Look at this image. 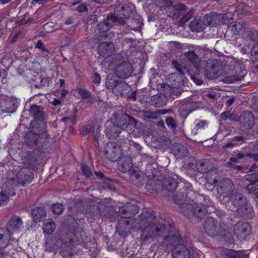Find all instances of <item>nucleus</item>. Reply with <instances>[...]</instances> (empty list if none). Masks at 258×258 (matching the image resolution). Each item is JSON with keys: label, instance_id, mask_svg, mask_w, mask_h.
Here are the masks:
<instances>
[{"label": "nucleus", "instance_id": "1", "mask_svg": "<svg viewBox=\"0 0 258 258\" xmlns=\"http://www.w3.org/2000/svg\"><path fill=\"white\" fill-rule=\"evenodd\" d=\"M180 240L179 236L173 235L169 236L165 239L166 242L174 246L172 249V252L175 258H187L189 255V250L184 245L177 244Z\"/></svg>", "mask_w": 258, "mask_h": 258}, {"label": "nucleus", "instance_id": "2", "mask_svg": "<svg viewBox=\"0 0 258 258\" xmlns=\"http://www.w3.org/2000/svg\"><path fill=\"white\" fill-rule=\"evenodd\" d=\"M62 244L67 247L70 246L74 242V239L72 238V235H68L67 237L61 240L57 239L56 237L49 236L46 238L44 247L46 250L53 251L57 249L60 246V242Z\"/></svg>", "mask_w": 258, "mask_h": 258}, {"label": "nucleus", "instance_id": "3", "mask_svg": "<svg viewBox=\"0 0 258 258\" xmlns=\"http://www.w3.org/2000/svg\"><path fill=\"white\" fill-rule=\"evenodd\" d=\"M113 23L114 17H108L105 21L97 25L96 33L98 34L101 38L107 37L111 38L112 35L109 31Z\"/></svg>", "mask_w": 258, "mask_h": 258}, {"label": "nucleus", "instance_id": "4", "mask_svg": "<svg viewBox=\"0 0 258 258\" xmlns=\"http://www.w3.org/2000/svg\"><path fill=\"white\" fill-rule=\"evenodd\" d=\"M120 148L116 143L107 144L104 150L106 157L112 161H116L120 155Z\"/></svg>", "mask_w": 258, "mask_h": 258}, {"label": "nucleus", "instance_id": "5", "mask_svg": "<svg viewBox=\"0 0 258 258\" xmlns=\"http://www.w3.org/2000/svg\"><path fill=\"white\" fill-rule=\"evenodd\" d=\"M204 228L206 233L211 237H215L219 230V225L213 217H208L205 221Z\"/></svg>", "mask_w": 258, "mask_h": 258}, {"label": "nucleus", "instance_id": "6", "mask_svg": "<svg viewBox=\"0 0 258 258\" xmlns=\"http://www.w3.org/2000/svg\"><path fill=\"white\" fill-rule=\"evenodd\" d=\"M228 17L227 14H207L203 18L204 24L205 26H214L217 25V20L221 19L224 23L228 24L229 22V20L227 19Z\"/></svg>", "mask_w": 258, "mask_h": 258}, {"label": "nucleus", "instance_id": "7", "mask_svg": "<svg viewBox=\"0 0 258 258\" xmlns=\"http://www.w3.org/2000/svg\"><path fill=\"white\" fill-rule=\"evenodd\" d=\"M196 215L197 217L201 218L206 213V209L201 204H195L194 205L185 204L181 209V211L184 215L188 213L185 209Z\"/></svg>", "mask_w": 258, "mask_h": 258}, {"label": "nucleus", "instance_id": "8", "mask_svg": "<svg viewBox=\"0 0 258 258\" xmlns=\"http://www.w3.org/2000/svg\"><path fill=\"white\" fill-rule=\"evenodd\" d=\"M234 233L239 240H244L249 235L250 227L246 223H238L234 227Z\"/></svg>", "mask_w": 258, "mask_h": 258}, {"label": "nucleus", "instance_id": "9", "mask_svg": "<svg viewBox=\"0 0 258 258\" xmlns=\"http://www.w3.org/2000/svg\"><path fill=\"white\" fill-rule=\"evenodd\" d=\"M133 67L130 62H125L117 65L115 69V74L120 78H126L133 73Z\"/></svg>", "mask_w": 258, "mask_h": 258}, {"label": "nucleus", "instance_id": "10", "mask_svg": "<svg viewBox=\"0 0 258 258\" xmlns=\"http://www.w3.org/2000/svg\"><path fill=\"white\" fill-rule=\"evenodd\" d=\"M172 64L180 74L172 73L168 76V79H174V83H172V86H179L183 84V79L181 74L184 73V71L182 68L184 69H186V68L185 66H182L176 60H173Z\"/></svg>", "mask_w": 258, "mask_h": 258}, {"label": "nucleus", "instance_id": "11", "mask_svg": "<svg viewBox=\"0 0 258 258\" xmlns=\"http://www.w3.org/2000/svg\"><path fill=\"white\" fill-rule=\"evenodd\" d=\"M15 181L14 179H10L4 183L3 185V191L0 192V206L5 205L8 202L9 193L7 190L14 188Z\"/></svg>", "mask_w": 258, "mask_h": 258}, {"label": "nucleus", "instance_id": "12", "mask_svg": "<svg viewBox=\"0 0 258 258\" xmlns=\"http://www.w3.org/2000/svg\"><path fill=\"white\" fill-rule=\"evenodd\" d=\"M175 12L174 14V17L175 18H179L180 16H182L180 18V23L183 24L186 21H187L192 15L191 12H188L185 15L184 13L186 12L185 7L181 4L177 5L174 7Z\"/></svg>", "mask_w": 258, "mask_h": 258}, {"label": "nucleus", "instance_id": "13", "mask_svg": "<svg viewBox=\"0 0 258 258\" xmlns=\"http://www.w3.org/2000/svg\"><path fill=\"white\" fill-rule=\"evenodd\" d=\"M23 228V222L21 219L17 216H13L9 220L7 224V229L11 233L18 232Z\"/></svg>", "mask_w": 258, "mask_h": 258}, {"label": "nucleus", "instance_id": "14", "mask_svg": "<svg viewBox=\"0 0 258 258\" xmlns=\"http://www.w3.org/2000/svg\"><path fill=\"white\" fill-rule=\"evenodd\" d=\"M231 200L233 205L237 208L238 210H241V211H243V209H247L246 198L241 194H233L231 197Z\"/></svg>", "mask_w": 258, "mask_h": 258}, {"label": "nucleus", "instance_id": "15", "mask_svg": "<svg viewBox=\"0 0 258 258\" xmlns=\"http://www.w3.org/2000/svg\"><path fill=\"white\" fill-rule=\"evenodd\" d=\"M19 182L22 185L30 183L33 179V176L30 169L27 168H22L17 175Z\"/></svg>", "mask_w": 258, "mask_h": 258}, {"label": "nucleus", "instance_id": "16", "mask_svg": "<svg viewBox=\"0 0 258 258\" xmlns=\"http://www.w3.org/2000/svg\"><path fill=\"white\" fill-rule=\"evenodd\" d=\"M109 124H111V123H107L106 134L109 138H116L120 133V128L125 129L126 127L124 124H121L120 123L118 124V126H116L115 124H111L110 127Z\"/></svg>", "mask_w": 258, "mask_h": 258}, {"label": "nucleus", "instance_id": "17", "mask_svg": "<svg viewBox=\"0 0 258 258\" xmlns=\"http://www.w3.org/2000/svg\"><path fill=\"white\" fill-rule=\"evenodd\" d=\"M98 51L99 54L101 56H109L114 51V47L112 43L103 42L99 45Z\"/></svg>", "mask_w": 258, "mask_h": 258}, {"label": "nucleus", "instance_id": "18", "mask_svg": "<svg viewBox=\"0 0 258 258\" xmlns=\"http://www.w3.org/2000/svg\"><path fill=\"white\" fill-rule=\"evenodd\" d=\"M11 238V235L7 229L0 228V248L6 247Z\"/></svg>", "mask_w": 258, "mask_h": 258}, {"label": "nucleus", "instance_id": "19", "mask_svg": "<svg viewBox=\"0 0 258 258\" xmlns=\"http://www.w3.org/2000/svg\"><path fill=\"white\" fill-rule=\"evenodd\" d=\"M119 212L121 217L126 218L130 215L131 213L136 214L138 213V207L136 205L127 204L125 207L120 208Z\"/></svg>", "mask_w": 258, "mask_h": 258}, {"label": "nucleus", "instance_id": "20", "mask_svg": "<svg viewBox=\"0 0 258 258\" xmlns=\"http://www.w3.org/2000/svg\"><path fill=\"white\" fill-rule=\"evenodd\" d=\"M45 211L42 208H36L32 210V217L36 222L42 221L45 218Z\"/></svg>", "mask_w": 258, "mask_h": 258}, {"label": "nucleus", "instance_id": "21", "mask_svg": "<svg viewBox=\"0 0 258 258\" xmlns=\"http://www.w3.org/2000/svg\"><path fill=\"white\" fill-rule=\"evenodd\" d=\"M217 186L219 192H220V189H221V191L223 190V192H224L225 191H230L233 188L232 182L228 179H222Z\"/></svg>", "mask_w": 258, "mask_h": 258}, {"label": "nucleus", "instance_id": "22", "mask_svg": "<svg viewBox=\"0 0 258 258\" xmlns=\"http://www.w3.org/2000/svg\"><path fill=\"white\" fill-rule=\"evenodd\" d=\"M128 88V85L124 81H118L112 91L116 96H119L122 95L125 91H127Z\"/></svg>", "mask_w": 258, "mask_h": 258}, {"label": "nucleus", "instance_id": "23", "mask_svg": "<svg viewBox=\"0 0 258 258\" xmlns=\"http://www.w3.org/2000/svg\"><path fill=\"white\" fill-rule=\"evenodd\" d=\"M167 112L164 109H158L155 111H146L144 112V116L148 118L156 119L158 118L160 115L165 114Z\"/></svg>", "mask_w": 258, "mask_h": 258}, {"label": "nucleus", "instance_id": "24", "mask_svg": "<svg viewBox=\"0 0 258 258\" xmlns=\"http://www.w3.org/2000/svg\"><path fill=\"white\" fill-rule=\"evenodd\" d=\"M30 113L36 119L42 120L44 118L42 112L38 106L32 105L30 109Z\"/></svg>", "mask_w": 258, "mask_h": 258}, {"label": "nucleus", "instance_id": "25", "mask_svg": "<svg viewBox=\"0 0 258 258\" xmlns=\"http://www.w3.org/2000/svg\"><path fill=\"white\" fill-rule=\"evenodd\" d=\"M118 82L116 74H109L106 78L105 85L107 88L113 90Z\"/></svg>", "mask_w": 258, "mask_h": 258}, {"label": "nucleus", "instance_id": "26", "mask_svg": "<svg viewBox=\"0 0 258 258\" xmlns=\"http://www.w3.org/2000/svg\"><path fill=\"white\" fill-rule=\"evenodd\" d=\"M43 230L45 233L51 234L55 229V224L51 219H48L43 223Z\"/></svg>", "mask_w": 258, "mask_h": 258}, {"label": "nucleus", "instance_id": "27", "mask_svg": "<svg viewBox=\"0 0 258 258\" xmlns=\"http://www.w3.org/2000/svg\"><path fill=\"white\" fill-rule=\"evenodd\" d=\"M205 25L204 21L202 23L199 20H195L191 21L189 24V27L191 31L201 32L204 30Z\"/></svg>", "mask_w": 258, "mask_h": 258}, {"label": "nucleus", "instance_id": "28", "mask_svg": "<svg viewBox=\"0 0 258 258\" xmlns=\"http://www.w3.org/2000/svg\"><path fill=\"white\" fill-rule=\"evenodd\" d=\"M245 252V250L234 251L228 249L226 251V254L229 256V258H247Z\"/></svg>", "mask_w": 258, "mask_h": 258}, {"label": "nucleus", "instance_id": "29", "mask_svg": "<svg viewBox=\"0 0 258 258\" xmlns=\"http://www.w3.org/2000/svg\"><path fill=\"white\" fill-rule=\"evenodd\" d=\"M147 219L146 218H143L141 220V221H139V220H132L128 221V220H126L125 222L126 223H129L132 222V224H134V225H132L131 227V228L133 229H141L142 230L143 228V227H145V225L146 223Z\"/></svg>", "mask_w": 258, "mask_h": 258}, {"label": "nucleus", "instance_id": "30", "mask_svg": "<svg viewBox=\"0 0 258 258\" xmlns=\"http://www.w3.org/2000/svg\"><path fill=\"white\" fill-rule=\"evenodd\" d=\"M121 124H124L125 126V128H126L128 126H135L136 125V120L134 118L131 117L128 115L125 114L122 116L120 119Z\"/></svg>", "mask_w": 258, "mask_h": 258}, {"label": "nucleus", "instance_id": "31", "mask_svg": "<svg viewBox=\"0 0 258 258\" xmlns=\"http://www.w3.org/2000/svg\"><path fill=\"white\" fill-rule=\"evenodd\" d=\"M121 158L120 162L121 164V167L120 168V170L123 172H126L129 171L132 167V162L129 158H125L124 160Z\"/></svg>", "mask_w": 258, "mask_h": 258}, {"label": "nucleus", "instance_id": "32", "mask_svg": "<svg viewBox=\"0 0 258 258\" xmlns=\"http://www.w3.org/2000/svg\"><path fill=\"white\" fill-rule=\"evenodd\" d=\"M185 56L196 67H199V58L194 51H189L185 53Z\"/></svg>", "mask_w": 258, "mask_h": 258}, {"label": "nucleus", "instance_id": "33", "mask_svg": "<svg viewBox=\"0 0 258 258\" xmlns=\"http://www.w3.org/2000/svg\"><path fill=\"white\" fill-rule=\"evenodd\" d=\"M232 30L235 34H242L245 30L244 26L239 22H235L232 25Z\"/></svg>", "mask_w": 258, "mask_h": 258}, {"label": "nucleus", "instance_id": "34", "mask_svg": "<svg viewBox=\"0 0 258 258\" xmlns=\"http://www.w3.org/2000/svg\"><path fill=\"white\" fill-rule=\"evenodd\" d=\"M76 90L78 92L83 99H90L91 98V94L86 89L83 88L77 87Z\"/></svg>", "mask_w": 258, "mask_h": 258}, {"label": "nucleus", "instance_id": "35", "mask_svg": "<svg viewBox=\"0 0 258 258\" xmlns=\"http://www.w3.org/2000/svg\"><path fill=\"white\" fill-rule=\"evenodd\" d=\"M119 8H117L115 10V15L116 17H119L120 18H122L123 17H127L129 16V13L126 11H125V9H127V8L124 6H122L121 7V11L118 10Z\"/></svg>", "mask_w": 258, "mask_h": 258}, {"label": "nucleus", "instance_id": "36", "mask_svg": "<svg viewBox=\"0 0 258 258\" xmlns=\"http://www.w3.org/2000/svg\"><path fill=\"white\" fill-rule=\"evenodd\" d=\"M64 208L62 204L56 203L51 207L52 212L56 214H60L63 211Z\"/></svg>", "mask_w": 258, "mask_h": 258}, {"label": "nucleus", "instance_id": "37", "mask_svg": "<svg viewBox=\"0 0 258 258\" xmlns=\"http://www.w3.org/2000/svg\"><path fill=\"white\" fill-rule=\"evenodd\" d=\"M154 184H155L156 185H158V186H156L154 188L151 189L150 188V186H151L150 182V181H149L146 185V187L147 189L149 191H152V192L154 190H159V189H160V186H161L162 185V182L159 180H156L154 181Z\"/></svg>", "mask_w": 258, "mask_h": 258}, {"label": "nucleus", "instance_id": "38", "mask_svg": "<svg viewBox=\"0 0 258 258\" xmlns=\"http://www.w3.org/2000/svg\"><path fill=\"white\" fill-rule=\"evenodd\" d=\"M245 179L252 183L258 182V174L253 173L245 176Z\"/></svg>", "mask_w": 258, "mask_h": 258}, {"label": "nucleus", "instance_id": "39", "mask_svg": "<svg viewBox=\"0 0 258 258\" xmlns=\"http://www.w3.org/2000/svg\"><path fill=\"white\" fill-rule=\"evenodd\" d=\"M251 54L252 57H254L255 59L258 61V43L253 46Z\"/></svg>", "mask_w": 258, "mask_h": 258}, {"label": "nucleus", "instance_id": "40", "mask_svg": "<svg viewBox=\"0 0 258 258\" xmlns=\"http://www.w3.org/2000/svg\"><path fill=\"white\" fill-rule=\"evenodd\" d=\"M230 160H231V162H228L226 163L227 166L232 168H233V169H237L238 170H240L242 169V167L241 166H232L231 162H236L237 161V160L236 159L234 158H231L230 159Z\"/></svg>", "mask_w": 258, "mask_h": 258}, {"label": "nucleus", "instance_id": "41", "mask_svg": "<svg viewBox=\"0 0 258 258\" xmlns=\"http://www.w3.org/2000/svg\"><path fill=\"white\" fill-rule=\"evenodd\" d=\"M166 123L168 126H171L172 128H176V124L174 119L171 117H168L166 119Z\"/></svg>", "mask_w": 258, "mask_h": 258}, {"label": "nucleus", "instance_id": "42", "mask_svg": "<svg viewBox=\"0 0 258 258\" xmlns=\"http://www.w3.org/2000/svg\"><path fill=\"white\" fill-rule=\"evenodd\" d=\"M82 171H83L84 174L86 176L90 177L91 175V174H92L91 171L87 166L84 164L82 165Z\"/></svg>", "mask_w": 258, "mask_h": 258}, {"label": "nucleus", "instance_id": "43", "mask_svg": "<svg viewBox=\"0 0 258 258\" xmlns=\"http://www.w3.org/2000/svg\"><path fill=\"white\" fill-rule=\"evenodd\" d=\"M244 115L248 117L247 120L250 122V123H247L248 127H250L253 125V119L252 114L250 112H245L244 113Z\"/></svg>", "mask_w": 258, "mask_h": 258}, {"label": "nucleus", "instance_id": "44", "mask_svg": "<svg viewBox=\"0 0 258 258\" xmlns=\"http://www.w3.org/2000/svg\"><path fill=\"white\" fill-rule=\"evenodd\" d=\"M208 125L206 121L204 120H202L199 123H196V130H198V129H202L204 128L205 126H207Z\"/></svg>", "mask_w": 258, "mask_h": 258}, {"label": "nucleus", "instance_id": "45", "mask_svg": "<svg viewBox=\"0 0 258 258\" xmlns=\"http://www.w3.org/2000/svg\"><path fill=\"white\" fill-rule=\"evenodd\" d=\"M246 188L249 191H254L257 188V185L255 184V183L251 182L250 184L246 186Z\"/></svg>", "mask_w": 258, "mask_h": 258}, {"label": "nucleus", "instance_id": "46", "mask_svg": "<svg viewBox=\"0 0 258 258\" xmlns=\"http://www.w3.org/2000/svg\"><path fill=\"white\" fill-rule=\"evenodd\" d=\"M92 129V126L88 125L82 128V133L83 134H87L91 132Z\"/></svg>", "mask_w": 258, "mask_h": 258}, {"label": "nucleus", "instance_id": "47", "mask_svg": "<svg viewBox=\"0 0 258 258\" xmlns=\"http://www.w3.org/2000/svg\"><path fill=\"white\" fill-rule=\"evenodd\" d=\"M100 80L101 79L100 76L97 74H95L93 77V82L95 84H99L100 82Z\"/></svg>", "mask_w": 258, "mask_h": 258}, {"label": "nucleus", "instance_id": "48", "mask_svg": "<svg viewBox=\"0 0 258 258\" xmlns=\"http://www.w3.org/2000/svg\"><path fill=\"white\" fill-rule=\"evenodd\" d=\"M86 10H87L86 7L84 5H80L77 8V11H78L79 12H85L86 11Z\"/></svg>", "mask_w": 258, "mask_h": 258}, {"label": "nucleus", "instance_id": "49", "mask_svg": "<svg viewBox=\"0 0 258 258\" xmlns=\"http://www.w3.org/2000/svg\"><path fill=\"white\" fill-rule=\"evenodd\" d=\"M91 209H93L94 210H96V211H95V214L94 213H93V217L99 215V214H100V210L99 209V208L97 207L94 206L93 207L91 208Z\"/></svg>", "mask_w": 258, "mask_h": 258}, {"label": "nucleus", "instance_id": "50", "mask_svg": "<svg viewBox=\"0 0 258 258\" xmlns=\"http://www.w3.org/2000/svg\"><path fill=\"white\" fill-rule=\"evenodd\" d=\"M156 231L157 232H161L162 233L167 232V230L165 229V226L164 225L163 226H162L161 229L159 228L158 227L156 228Z\"/></svg>", "mask_w": 258, "mask_h": 258}, {"label": "nucleus", "instance_id": "51", "mask_svg": "<svg viewBox=\"0 0 258 258\" xmlns=\"http://www.w3.org/2000/svg\"><path fill=\"white\" fill-rule=\"evenodd\" d=\"M247 157H250L251 158H252L254 160H258V154L251 155L250 154L247 153L246 154Z\"/></svg>", "mask_w": 258, "mask_h": 258}, {"label": "nucleus", "instance_id": "52", "mask_svg": "<svg viewBox=\"0 0 258 258\" xmlns=\"http://www.w3.org/2000/svg\"><path fill=\"white\" fill-rule=\"evenodd\" d=\"M29 21V19L28 18H24V19H21L19 21V23L21 25H24V24H26V23H27Z\"/></svg>", "mask_w": 258, "mask_h": 258}, {"label": "nucleus", "instance_id": "53", "mask_svg": "<svg viewBox=\"0 0 258 258\" xmlns=\"http://www.w3.org/2000/svg\"><path fill=\"white\" fill-rule=\"evenodd\" d=\"M234 102V98H231L229 99H228L227 101H226V105L228 106H230Z\"/></svg>", "mask_w": 258, "mask_h": 258}, {"label": "nucleus", "instance_id": "54", "mask_svg": "<svg viewBox=\"0 0 258 258\" xmlns=\"http://www.w3.org/2000/svg\"><path fill=\"white\" fill-rule=\"evenodd\" d=\"M60 103V101L59 99L55 98V99H53V101L52 102V104L53 105L55 106V105L59 104Z\"/></svg>", "mask_w": 258, "mask_h": 258}, {"label": "nucleus", "instance_id": "55", "mask_svg": "<svg viewBox=\"0 0 258 258\" xmlns=\"http://www.w3.org/2000/svg\"><path fill=\"white\" fill-rule=\"evenodd\" d=\"M243 139V137L242 136H236L233 139V141H241Z\"/></svg>", "mask_w": 258, "mask_h": 258}, {"label": "nucleus", "instance_id": "56", "mask_svg": "<svg viewBox=\"0 0 258 258\" xmlns=\"http://www.w3.org/2000/svg\"><path fill=\"white\" fill-rule=\"evenodd\" d=\"M245 156H246V154L244 155V154H242L241 153H238L237 154V157L238 159H242L243 158H244Z\"/></svg>", "mask_w": 258, "mask_h": 258}, {"label": "nucleus", "instance_id": "57", "mask_svg": "<svg viewBox=\"0 0 258 258\" xmlns=\"http://www.w3.org/2000/svg\"><path fill=\"white\" fill-rule=\"evenodd\" d=\"M33 1H35L36 3H37L39 4H44L46 3L48 0H33Z\"/></svg>", "mask_w": 258, "mask_h": 258}, {"label": "nucleus", "instance_id": "58", "mask_svg": "<svg viewBox=\"0 0 258 258\" xmlns=\"http://www.w3.org/2000/svg\"><path fill=\"white\" fill-rule=\"evenodd\" d=\"M234 144L231 143H229L227 144H225L224 145V147L225 148H229V147H233L234 146Z\"/></svg>", "mask_w": 258, "mask_h": 258}, {"label": "nucleus", "instance_id": "59", "mask_svg": "<svg viewBox=\"0 0 258 258\" xmlns=\"http://www.w3.org/2000/svg\"><path fill=\"white\" fill-rule=\"evenodd\" d=\"M42 46H43V43L40 40H39L37 42L36 47L39 48H42Z\"/></svg>", "mask_w": 258, "mask_h": 258}, {"label": "nucleus", "instance_id": "60", "mask_svg": "<svg viewBox=\"0 0 258 258\" xmlns=\"http://www.w3.org/2000/svg\"><path fill=\"white\" fill-rule=\"evenodd\" d=\"M221 118L223 119H226L227 118V113L226 112H223L221 115Z\"/></svg>", "mask_w": 258, "mask_h": 258}, {"label": "nucleus", "instance_id": "61", "mask_svg": "<svg viewBox=\"0 0 258 258\" xmlns=\"http://www.w3.org/2000/svg\"><path fill=\"white\" fill-rule=\"evenodd\" d=\"M180 92H174V89H171V94H173V95H176V96H178V95H180Z\"/></svg>", "mask_w": 258, "mask_h": 258}, {"label": "nucleus", "instance_id": "62", "mask_svg": "<svg viewBox=\"0 0 258 258\" xmlns=\"http://www.w3.org/2000/svg\"><path fill=\"white\" fill-rule=\"evenodd\" d=\"M165 103H159V102H156L155 105L157 107H160L162 106H163Z\"/></svg>", "mask_w": 258, "mask_h": 258}, {"label": "nucleus", "instance_id": "63", "mask_svg": "<svg viewBox=\"0 0 258 258\" xmlns=\"http://www.w3.org/2000/svg\"><path fill=\"white\" fill-rule=\"evenodd\" d=\"M72 23V20L69 19V20H67V21H66L65 24H66V25H69V24H71Z\"/></svg>", "mask_w": 258, "mask_h": 258}, {"label": "nucleus", "instance_id": "64", "mask_svg": "<svg viewBox=\"0 0 258 258\" xmlns=\"http://www.w3.org/2000/svg\"><path fill=\"white\" fill-rule=\"evenodd\" d=\"M59 83L60 85V86H62L64 84V81L63 80L60 79L59 80Z\"/></svg>", "mask_w": 258, "mask_h": 258}]
</instances>
